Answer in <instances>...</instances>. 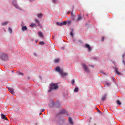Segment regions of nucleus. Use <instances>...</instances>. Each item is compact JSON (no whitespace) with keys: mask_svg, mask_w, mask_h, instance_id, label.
Instances as JSON below:
<instances>
[{"mask_svg":"<svg viewBox=\"0 0 125 125\" xmlns=\"http://www.w3.org/2000/svg\"><path fill=\"white\" fill-rule=\"evenodd\" d=\"M82 65L85 71L88 72L89 71L86 65L83 63V64Z\"/></svg>","mask_w":125,"mask_h":125,"instance_id":"7ed1b4c3","label":"nucleus"},{"mask_svg":"<svg viewBox=\"0 0 125 125\" xmlns=\"http://www.w3.org/2000/svg\"><path fill=\"white\" fill-rule=\"evenodd\" d=\"M82 18V17L80 15H79L77 18V20L78 21H80L81 19Z\"/></svg>","mask_w":125,"mask_h":125,"instance_id":"6ab92c4d","label":"nucleus"},{"mask_svg":"<svg viewBox=\"0 0 125 125\" xmlns=\"http://www.w3.org/2000/svg\"><path fill=\"white\" fill-rule=\"evenodd\" d=\"M42 14H38L37 15V17L39 18H41L42 16Z\"/></svg>","mask_w":125,"mask_h":125,"instance_id":"4be33fe9","label":"nucleus"},{"mask_svg":"<svg viewBox=\"0 0 125 125\" xmlns=\"http://www.w3.org/2000/svg\"><path fill=\"white\" fill-rule=\"evenodd\" d=\"M55 70L57 72H59L60 73L61 71L62 70L59 67H56Z\"/></svg>","mask_w":125,"mask_h":125,"instance_id":"6e6552de","label":"nucleus"},{"mask_svg":"<svg viewBox=\"0 0 125 125\" xmlns=\"http://www.w3.org/2000/svg\"><path fill=\"white\" fill-rule=\"evenodd\" d=\"M67 13H68V14H69V12H68Z\"/></svg>","mask_w":125,"mask_h":125,"instance_id":"a19ab883","label":"nucleus"},{"mask_svg":"<svg viewBox=\"0 0 125 125\" xmlns=\"http://www.w3.org/2000/svg\"><path fill=\"white\" fill-rule=\"evenodd\" d=\"M8 31L11 34L12 33V29L11 28L9 27L8 28Z\"/></svg>","mask_w":125,"mask_h":125,"instance_id":"dca6fc26","label":"nucleus"},{"mask_svg":"<svg viewBox=\"0 0 125 125\" xmlns=\"http://www.w3.org/2000/svg\"><path fill=\"white\" fill-rule=\"evenodd\" d=\"M35 24L34 23H31L30 25V26L31 27H33L35 26Z\"/></svg>","mask_w":125,"mask_h":125,"instance_id":"bb28decb","label":"nucleus"},{"mask_svg":"<svg viewBox=\"0 0 125 125\" xmlns=\"http://www.w3.org/2000/svg\"><path fill=\"white\" fill-rule=\"evenodd\" d=\"M124 56V55H123V56H123H123Z\"/></svg>","mask_w":125,"mask_h":125,"instance_id":"c03bdc74","label":"nucleus"},{"mask_svg":"<svg viewBox=\"0 0 125 125\" xmlns=\"http://www.w3.org/2000/svg\"><path fill=\"white\" fill-rule=\"evenodd\" d=\"M97 109V110H98V111H99V110L98 109Z\"/></svg>","mask_w":125,"mask_h":125,"instance_id":"79ce46f5","label":"nucleus"},{"mask_svg":"<svg viewBox=\"0 0 125 125\" xmlns=\"http://www.w3.org/2000/svg\"><path fill=\"white\" fill-rule=\"evenodd\" d=\"M68 24H70L71 23V21H69L68 22Z\"/></svg>","mask_w":125,"mask_h":125,"instance_id":"e433bc0d","label":"nucleus"},{"mask_svg":"<svg viewBox=\"0 0 125 125\" xmlns=\"http://www.w3.org/2000/svg\"><path fill=\"white\" fill-rule=\"evenodd\" d=\"M123 63L124 65L125 66V62L124 61H123Z\"/></svg>","mask_w":125,"mask_h":125,"instance_id":"473e14b6","label":"nucleus"},{"mask_svg":"<svg viewBox=\"0 0 125 125\" xmlns=\"http://www.w3.org/2000/svg\"><path fill=\"white\" fill-rule=\"evenodd\" d=\"M60 73L61 75L62 76H66L68 75V74L67 73L63 72L62 70L61 71Z\"/></svg>","mask_w":125,"mask_h":125,"instance_id":"423d86ee","label":"nucleus"},{"mask_svg":"<svg viewBox=\"0 0 125 125\" xmlns=\"http://www.w3.org/2000/svg\"><path fill=\"white\" fill-rule=\"evenodd\" d=\"M78 91V88L77 87L75 88L74 90V91L75 92H77Z\"/></svg>","mask_w":125,"mask_h":125,"instance_id":"5701e85b","label":"nucleus"},{"mask_svg":"<svg viewBox=\"0 0 125 125\" xmlns=\"http://www.w3.org/2000/svg\"><path fill=\"white\" fill-rule=\"evenodd\" d=\"M17 74L19 75H21L22 76H23L24 75V74L23 73L19 71H18L17 72Z\"/></svg>","mask_w":125,"mask_h":125,"instance_id":"ddd939ff","label":"nucleus"},{"mask_svg":"<svg viewBox=\"0 0 125 125\" xmlns=\"http://www.w3.org/2000/svg\"><path fill=\"white\" fill-rule=\"evenodd\" d=\"M62 23V25H65L66 24L67 22L66 21H64Z\"/></svg>","mask_w":125,"mask_h":125,"instance_id":"c85d7f7f","label":"nucleus"},{"mask_svg":"<svg viewBox=\"0 0 125 125\" xmlns=\"http://www.w3.org/2000/svg\"><path fill=\"white\" fill-rule=\"evenodd\" d=\"M1 115V118L2 119H4L6 120H8L7 118L6 117V116L3 114H2Z\"/></svg>","mask_w":125,"mask_h":125,"instance_id":"1a4fd4ad","label":"nucleus"},{"mask_svg":"<svg viewBox=\"0 0 125 125\" xmlns=\"http://www.w3.org/2000/svg\"><path fill=\"white\" fill-rule=\"evenodd\" d=\"M39 43L42 45H43L44 44V43L43 41L40 42H39Z\"/></svg>","mask_w":125,"mask_h":125,"instance_id":"cd10ccee","label":"nucleus"},{"mask_svg":"<svg viewBox=\"0 0 125 125\" xmlns=\"http://www.w3.org/2000/svg\"><path fill=\"white\" fill-rule=\"evenodd\" d=\"M53 2L54 3H56L57 2V0H52Z\"/></svg>","mask_w":125,"mask_h":125,"instance_id":"7c9ffc66","label":"nucleus"},{"mask_svg":"<svg viewBox=\"0 0 125 125\" xmlns=\"http://www.w3.org/2000/svg\"><path fill=\"white\" fill-rule=\"evenodd\" d=\"M68 120L69 121L70 124H73V122L72 121V118L70 117L68 118Z\"/></svg>","mask_w":125,"mask_h":125,"instance_id":"f8f14e48","label":"nucleus"},{"mask_svg":"<svg viewBox=\"0 0 125 125\" xmlns=\"http://www.w3.org/2000/svg\"><path fill=\"white\" fill-rule=\"evenodd\" d=\"M85 47L88 49L89 51H91V47H90V45L89 44H85Z\"/></svg>","mask_w":125,"mask_h":125,"instance_id":"0eeeda50","label":"nucleus"},{"mask_svg":"<svg viewBox=\"0 0 125 125\" xmlns=\"http://www.w3.org/2000/svg\"><path fill=\"white\" fill-rule=\"evenodd\" d=\"M27 29V28L26 26H23L22 27V30H26Z\"/></svg>","mask_w":125,"mask_h":125,"instance_id":"2eb2a0df","label":"nucleus"},{"mask_svg":"<svg viewBox=\"0 0 125 125\" xmlns=\"http://www.w3.org/2000/svg\"><path fill=\"white\" fill-rule=\"evenodd\" d=\"M50 86L49 90L48 91L49 92H50L53 90H57L58 88V86L57 83L51 84L50 85Z\"/></svg>","mask_w":125,"mask_h":125,"instance_id":"f257e3e1","label":"nucleus"},{"mask_svg":"<svg viewBox=\"0 0 125 125\" xmlns=\"http://www.w3.org/2000/svg\"><path fill=\"white\" fill-rule=\"evenodd\" d=\"M101 73L102 74H105V73L103 71H101Z\"/></svg>","mask_w":125,"mask_h":125,"instance_id":"2f4dec72","label":"nucleus"},{"mask_svg":"<svg viewBox=\"0 0 125 125\" xmlns=\"http://www.w3.org/2000/svg\"><path fill=\"white\" fill-rule=\"evenodd\" d=\"M34 55L36 56V54L35 53H34Z\"/></svg>","mask_w":125,"mask_h":125,"instance_id":"58836bf2","label":"nucleus"},{"mask_svg":"<svg viewBox=\"0 0 125 125\" xmlns=\"http://www.w3.org/2000/svg\"><path fill=\"white\" fill-rule=\"evenodd\" d=\"M35 21L36 22L37 24H38V25L40 26V22L38 20L36 19H35Z\"/></svg>","mask_w":125,"mask_h":125,"instance_id":"f3484780","label":"nucleus"},{"mask_svg":"<svg viewBox=\"0 0 125 125\" xmlns=\"http://www.w3.org/2000/svg\"><path fill=\"white\" fill-rule=\"evenodd\" d=\"M115 70L117 74L118 75H121V73L118 71L117 68L115 67Z\"/></svg>","mask_w":125,"mask_h":125,"instance_id":"9d476101","label":"nucleus"},{"mask_svg":"<svg viewBox=\"0 0 125 125\" xmlns=\"http://www.w3.org/2000/svg\"><path fill=\"white\" fill-rule=\"evenodd\" d=\"M70 35L72 36V37L73 36V33L72 32H71L70 33Z\"/></svg>","mask_w":125,"mask_h":125,"instance_id":"c756f323","label":"nucleus"},{"mask_svg":"<svg viewBox=\"0 0 125 125\" xmlns=\"http://www.w3.org/2000/svg\"><path fill=\"white\" fill-rule=\"evenodd\" d=\"M8 91L10 92L12 94L14 93V90L12 88H8Z\"/></svg>","mask_w":125,"mask_h":125,"instance_id":"20e7f679","label":"nucleus"},{"mask_svg":"<svg viewBox=\"0 0 125 125\" xmlns=\"http://www.w3.org/2000/svg\"><path fill=\"white\" fill-rule=\"evenodd\" d=\"M107 97L106 95H105L103 96L102 98L101 99L103 101H104L105 99Z\"/></svg>","mask_w":125,"mask_h":125,"instance_id":"9b49d317","label":"nucleus"},{"mask_svg":"<svg viewBox=\"0 0 125 125\" xmlns=\"http://www.w3.org/2000/svg\"><path fill=\"white\" fill-rule=\"evenodd\" d=\"M104 37H103L102 38V41H103L104 40Z\"/></svg>","mask_w":125,"mask_h":125,"instance_id":"f704fd0d","label":"nucleus"},{"mask_svg":"<svg viewBox=\"0 0 125 125\" xmlns=\"http://www.w3.org/2000/svg\"><path fill=\"white\" fill-rule=\"evenodd\" d=\"M65 112L66 111L65 110L62 109L60 111V113H65Z\"/></svg>","mask_w":125,"mask_h":125,"instance_id":"412c9836","label":"nucleus"},{"mask_svg":"<svg viewBox=\"0 0 125 125\" xmlns=\"http://www.w3.org/2000/svg\"><path fill=\"white\" fill-rule=\"evenodd\" d=\"M13 5L15 6L16 8L18 9H19L20 8L19 6L17 5V3H16V1L14 0L13 2Z\"/></svg>","mask_w":125,"mask_h":125,"instance_id":"39448f33","label":"nucleus"},{"mask_svg":"<svg viewBox=\"0 0 125 125\" xmlns=\"http://www.w3.org/2000/svg\"><path fill=\"white\" fill-rule=\"evenodd\" d=\"M59 59H55V63H58L59 62Z\"/></svg>","mask_w":125,"mask_h":125,"instance_id":"393cba45","label":"nucleus"},{"mask_svg":"<svg viewBox=\"0 0 125 125\" xmlns=\"http://www.w3.org/2000/svg\"><path fill=\"white\" fill-rule=\"evenodd\" d=\"M75 80L74 79H73L71 81V83L73 84H74L75 82Z\"/></svg>","mask_w":125,"mask_h":125,"instance_id":"a878e982","label":"nucleus"},{"mask_svg":"<svg viewBox=\"0 0 125 125\" xmlns=\"http://www.w3.org/2000/svg\"><path fill=\"white\" fill-rule=\"evenodd\" d=\"M40 78L41 79V77L40 76Z\"/></svg>","mask_w":125,"mask_h":125,"instance_id":"37998d69","label":"nucleus"},{"mask_svg":"<svg viewBox=\"0 0 125 125\" xmlns=\"http://www.w3.org/2000/svg\"><path fill=\"white\" fill-rule=\"evenodd\" d=\"M106 84L108 86H109L110 85V84L107 82L106 83Z\"/></svg>","mask_w":125,"mask_h":125,"instance_id":"72a5a7b5","label":"nucleus"},{"mask_svg":"<svg viewBox=\"0 0 125 125\" xmlns=\"http://www.w3.org/2000/svg\"><path fill=\"white\" fill-rule=\"evenodd\" d=\"M57 24L60 26H62L63 25L62 23L57 22Z\"/></svg>","mask_w":125,"mask_h":125,"instance_id":"b1692460","label":"nucleus"},{"mask_svg":"<svg viewBox=\"0 0 125 125\" xmlns=\"http://www.w3.org/2000/svg\"><path fill=\"white\" fill-rule=\"evenodd\" d=\"M44 109H42L41 110V112H43L44 111Z\"/></svg>","mask_w":125,"mask_h":125,"instance_id":"4c0bfd02","label":"nucleus"},{"mask_svg":"<svg viewBox=\"0 0 125 125\" xmlns=\"http://www.w3.org/2000/svg\"><path fill=\"white\" fill-rule=\"evenodd\" d=\"M117 104L119 105H120L121 104V103L119 100H117L116 101Z\"/></svg>","mask_w":125,"mask_h":125,"instance_id":"aec40b11","label":"nucleus"},{"mask_svg":"<svg viewBox=\"0 0 125 125\" xmlns=\"http://www.w3.org/2000/svg\"><path fill=\"white\" fill-rule=\"evenodd\" d=\"M38 35L40 36V37L42 38H43V35L41 32H39L38 33Z\"/></svg>","mask_w":125,"mask_h":125,"instance_id":"4468645a","label":"nucleus"},{"mask_svg":"<svg viewBox=\"0 0 125 125\" xmlns=\"http://www.w3.org/2000/svg\"><path fill=\"white\" fill-rule=\"evenodd\" d=\"M90 66H91V67H92L93 68H94V67L93 65H91Z\"/></svg>","mask_w":125,"mask_h":125,"instance_id":"ea45409f","label":"nucleus"},{"mask_svg":"<svg viewBox=\"0 0 125 125\" xmlns=\"http://www.w3.org/2000/svg\"><path fill=\"white\" fill-rule=\"evenodd\" d=\"M8 22H5L2 23V25H5L7 24Z\"/></svg>","mask_w":125,"mask_h":125,"instance_id":"a211bd4d","label":"nucleus"},{"mask_svg":"<svg viewBox=\"0 0 125 125\" xmlns=\"http://www.w3.org/2000/svg\"><path fill=\"white\" fill-rule=\"evenodd\" d=\"M0 58L2 60L5 61L8 59V57L6 54L1 53L0 54Z\"/></svg>","mask_w":125,"mask_h":125,"instance_id":"f03ea898","label":"nucleus"},{"mask_svg":"<svg viewBox=\"0 0 125 125\" xmlns=\"http://www.w3.org/2000/svg\"><path fill=\"white\" fill-rule=\"evenodd\" d=\"M71 14H72V16H73V17H74L75 16L72 13H71Z\"/></svg>","mask_w":125,"mask_h":125,"instance_id":"c9c22d12","label":"nucleus"}]
</instances>
